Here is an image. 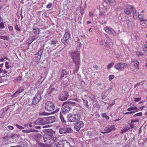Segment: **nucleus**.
<instances>
[{
    "label": "nucleus",
    "mask_w": 147,
    "mask_h": 147,
    "mask_svg": "<svg viewBox=\"0 0 147 147\" xmlns=\"http://www.w3.org/2000/svg\"><path fill=\"white\" fill-rule=\"evenodd\" d=\"M81 102V100H78L77 99H75L71 101H68L63 102L62 104L63 107L62 111V113L64 114L65 113L68 112L70 110L71 106H78V105Z\"/></svg>",
    "instance_id": "f257e3e1"
},
{
    "label": "nucleus",
    "mask_w": 147,
    "mask_h": 147,
    "mask_svg": "<svg viewBox=\"0 0 147 147\" xmlns=\"http://www.w3.org/2000/svg\"><path fill=\"white\" fill-rule=\"evenodd\" d=\"M71 55L74 62L76 65H78L80 62L79 52L77 51L71 53Z\"/></svg>",
    "instance_id": "f03ea898"
},
{
    "label": "nucleus",
    "mask_w": 147,
    "mask_h": 147,
    "mask_svg": "<svg viewBox=\"0 0 147 147\" xmlns=\"http://www.w3.org/2000/svg\"><path fill=\"white\" fill-rule=\"evenodd\" d=\"M67 118L69 121L75 122L79 121L80 119L81 116L79 114L70 113L67 116Z\"/></svg>",
    "instance_id": "7ed1b4c3"
},
{
    "label": "nucleus",
    "mask_w": 147,
    "mask_h": 147,
    "mask_svg": "<svg viewBox=\"0 0 147 147\" xmlns=\"http://www.w3.org/2000/svg\"><path fill=\"white\" fill-rule=\"evenodd\" d=\"M129 67V65L127 63L120 62L115 64L114 66V68L118 71H122Z\"/></svg>",
    "instance_id": "20e7f679"
},
{
    "label": "nucleus",
    "mask_w": 147,
    "mask_h": 147,
    "mask_svg": "<svg viewBox=\"0 0 147 147\" xmlns=\"http://www.w3.org/2000/svg\"><path fill=\"white\" fill-rule=\"evenodd\" d=\"M55 109L54 104L52 102L48 101L46 102L45 105V109L49 111H53Z\"/></svg>",
    "instance_id": "39448f33"
},
{
    "label": "nucleus",
    "mask_w": 147,
    "mask_h": 147,
    "mask_svg": "<svg viewBox=\"0 0 147 147\" xmlns=\"http://www.w3.org/2000/svg\"><path fill=\"white\" fill-rule=\"evenodd\" d=\"M68 97V92L65 91H63L61 92L59 95V98L60 100L64 101L66 100Z\"/></svg>",
    "instance_id": "423d86ee"
},
{
    "label": "nucleus",
    "mask_w": 147,
    "mask_h": 147,
    "mask_svg": "<svg viewBox=\"0 0 147 147\" xmlns=\"http://www.w3.org/2000/svg\"><path fill=\"white\" fill-rule=\"evenodd\" d=\"M47 130L48 132V133L44 135L43 137V139L44 142L46 144L50 143L51 142L50 141V132H51L52 131V129H47Z\"/></svg>",
    "instance_id": "0eeeda50"
},
{
    "label": "nucleus",
    "mask_w": 147,
    "mask_h": 147,
    "mask_svg": "<svg viewBox=\"0 0 147 147\" xmlns=\"http://www.w3.org/2000/svg\"><path fill=\"white\" fill-rule=\"evenodd\" d=\"M71 129L69 125H66L64 127L61 128L59 130V132L61 134H63L71 132Z\"/></svg>",
    "instance_id": "6e6552de"
},
{
    "label": "nucleus",
    "mask_w": 147,
    "mask_h": 147,
    "mask_svg": "<svg viewBox=\"0 0 147 147\" xmlns=\"http://www.w3.org/2000/svg\"><path fill=\"white\" fill-rule=\"evenodd\" d=\"M45 119V117L39 118L36 120L34 122V123L35 125H43L46 124Z\"/></svg>",
    "instance_id": "1a4fd4ad"
},
{
    "label": "nucleus",
    "mask_w": 147,
    "mask_h": 147,
    "mask_svg": "<svg viewBox=\"0 0 147 147\" xmlns=\"http://www.w3.org/2000/svg\"><path fill=\"white\" fill-rule=\"evenodd\" d=\"M104 30L107 34L111 33L114 36H116L117 35L116 33L113 29L108 26L105 27Z\"/></svg>",
    "instance_id": "9d476101"
},
{
    "label": "nucleus",
    "mask_w": 147,
    "mask_h": 147,
    "mask_svg": "<svg viewBox=\"0 0 147 147\" xmlns=\"http://www.w3.org/2000/svg\"><path fill=\"white\" fill-rule=\"evenodd\" d=\"M43 52V50L41 49L40 50L36 53L35 54V58L34 61L35 62H38L39 61L41 57Z\"/></svg>",
    "instance_id": "9b49d317"
},
{
    "label": "nucleus",
    "mask_w": 147,
    "mask_h": 147,
    "mask_svg": "<svg viewBox=\"0 0 147 147\" xmlns=\"http://www.w3.org/2000/svg\"><path fill=\"white\" fill-rule=\"evenodd\" d=\"M125 7L126 8L124 10V12L127 15H130L131 14V12L129 10V9H130L132 11H133V9H134L133 6L131 5H127Z\"/></svg>",
    "instance_id": "f8f14e48"
},
{
    "label": "nucleus",
    "mask_w": 147,
    "mask_h": 147,
    "mask_svg": "<svg viewBox=\"0 0 147 147\" xmlns=\"http://www.w3.org/2000/svg\"><path fill=\"white\" fill-rule=\"evenodd\" d=\"M45 124H49L54 122L55 119L54 117L51 116L45 117Z\"/></svg>",
    "instance_id": "ddd939ff"
},
{
    "label": "nucleus",
    "mask_w": 147,
    "mask_h": 147,
    "mask_svg": "<svg viewBox=\"0 0 147 147\" xmlns=\"http://www.w3.org/2000/svg\"><path fill=\"white\" fill-rule=\"evenodd\" d=\"M43 92V90L40 89L38 90V91L37 93L36 94L35 98L37 99V101H36V102H39V101L41 100V95L42 94Z\"/></svg>",
    "instance_id": "4468645a"
},
{
    "label": "nucleus",
    "mask_w": 147,
    "mask_h": 147,
    "mask_svg": "<svg viewBox=\"0 0 147 147\" xmlns=\"http://www.w3.org/2000/svg\"><path fill=\"white\" fill-rule=\"evenodd\" d=\"M70 34L69 32H65L63 37L61 39V42L65 44L67 40H68L70 37Z\"/></svg>",
    "instance_id": "2eb2a0df"
},
{
    "label": "nucleus",
    "mask_w": 147,
    "mask_h": 147,
    "mask_svg": "<svg viewBox=\"0 0 147 147\" xmlns=\"http://www.w3.org/2000/svg\"><path fill=\"white\" fill-rule=\"evenodd\" d=\"M83 127V122L80 121L76 123L74 126V128L77 131L80 130Z\"/></svg>",
    "instance_id": "dca6fc26"
},
{
    "label": "nucleus",
    "mask_w": 147,
    "mask_h": 147,
    "mask_svg": "<svg viewBox=\"0 0 147 147\" xmlns=\"http://www.w3.org/2000/svg\"><path fill=\"white\" fill-rule=\"evenodd\" d=\"M108 11V9L107 8H104L102 10L100 11L99 16H107L108 14V13H107Z\"/></svg>",
    "instance_id": "f3484780"
},
{
    "label": "nucleus",
    "mask_w": 147,
    "mask_h": 147,
    "mask_svg": "<svg viewBox=\"0 0 147 147\" xmlns=\"http://www.w3.org/2000/svg\"><path fill=\"white\" fill-rule=\"evenodd\" d=\"M139 119L138 118H136L134 120H131L130 123H128V124L130 126V128L132 129L134 128L136 124V122H139Z\"/></svg>",
    "instance_id": "a211bd4d"
},
{
    "label": "nucleus",
    "mask_w": 147,
    "mask_h": 147,
    "mask_svg": "<svg viewBox=\"0 0 147 147\" xmlns=\"http://www.w3.org/2000/svg\"><path fill=\"white\" fill-rule=\"evenodd\" d=\"M50 141L51 142L50 143L52 144L56 140L57 138L55 135H54L51 133H50Z\"/></svg>",
    "instance_id": "6ab92c4d"
},
{
    "label": "nucleus",
    "mask_w": 147,
    "mask_h": 147,
    "mask_svg": "<svg viewBox=\"0 0 147 147\" xmlns=\"http://www.w3.org/2000/svg\"><path fill=\"white\" fill-rule=\"evenodd\" d=\"M32 137L33 139L38 142L41 138L42 136L40 134H38L33 135Z\"/></svg>",
    "instance_id": "aec40b11"
},
{
    "label": "nucleus",
    "mask_w": 147,
    "mask_h": 147,
    "mask_svg": "<svg viewBox=\"0 0 147 147\" xmlns=\"http://www.w3.org/2000/svg\"><path fill=\"white\" fill-rule=\"evenodd\" d=\"M131 63L135 67V68L136 69H139L138 66L139 63L137 60H134L132 61H131Z\"/></svg>",
    "instance_id": "412c9836"
},
{
    "label": "nucleus",
    "mask_w": 147,
    "mask_h": 147,
    "mask_svg": "<svg viewBox=\"0 0 147 147\" xmlns=\"http://www.w3.org/2000/svg\"><path fill=\"white\" fill-rule=\"evenodd\" d=\"M32 32L35 34H39L40 32V29L38 28H36L34 26H33Z\"/></svg>",
    "instance_id": "4be33fe9"
},
{
    "label": "nucleus",
    "mask_w": 147,
    "mask_h": 147,
    "mask_svg": "<svg viewBox=\"0 0 147 147\" xmlns=\"http://www.w3.org/2000/svg\"><path fill=\"white\" fill-rule=\"evenodd\" d=\"M132 13L133 14V18L135 19H136L139 15L138 12L136 11L134 7L133 11H132Z\"/></svg>",
    "instance_id": "5701e85b"
},
{
    "label": "nucleus",
    "mask_w": 147,
    "mask_h": 147,
    "mask_svg": "<svg viewBox=\"0 0 147 147\" xmlns=\"http://www.w3.org/2000/svg\"><path fill=\"white\" fill-rule=\"evenodd\" d=\"M20 136V134L19 133H16L14 134H11L10 135L9 137L12 138V139H16L18 138Z\"/></svg>",
    "instance_id": "b1692460"
},
{
    "label": "nucleus",
    "mask_w": 147,
    "mask_h": 147,
    "mask_svg": "<svg viewBox=\"0 0 147 147\" xmlns=\"http://www.w3.org/2000/svg\"><path fill=\"white\" fill-rule=\"evenodd\" d=\"M29 141L27 140H24L22 141L21 144L20 146L22 147H26L27 146Z\"/></svg>",
    "instance_id": "393cba45"
},
{
    "label": "nucleus",
    "mask_w": 147,
    "mask_h": 147,
    "mask_svg": "<svg viewBox=\"0 0 147 147\" xmlns=\"http://www.w3.org/2000/svg\"><path fill=\"white\" fill-rule=\"evenodd\" d=\"M104 2L106 3H109L111 6H113L116 4L114 0H104Z\"/></svg>",
    "instance_id": "a878e982"
},
{
    "label": "nucleus",
    "mask_w": 147,
    "mask_h": 147,
    "mask_svg": "<svg viewBox=\"0 0 147 147\" xmlns=\"http://www.w3.org/2000/svg\"><path fill=\"white\" fill-rule=\"evenodd\" d=\"M62 72V73L60 78V80H61L64 77L65 75H66L67 74V72L65 69H63Z\"/></svg>",
    "instance_id": "bb28decb"
},
{
    "label": "nucleus",
    "mask_w": 147,
    "mask_h": 147,
    "mask_svg": "<svg viewBox=\"0 0 147 147\" xmlns=\"http://www.w3.org/2000/svg\"><path fill=\"white\" fill-rule=\"evenodd\" d=\"M63 141H61L59 142L54 145V147H63Z\"/></svg>",
    "instance_id": "cd10ccee"
},
{
    "label": "nucleus",
    "mask_w": 147,
    "mask_h": 147,
    "mask_svg": "<svg viewBox=\"0 0 147 147\" xmlns=\"http://www.w3.org/2000/svg\"><path fill=\"white\" fill-rule=\"evenodd\" d=\"M127 110L128 111H131L132 110H135V111H134V112H137L138 111L139 109H138V108L136 107H131L128 108L127 109Z\"/></svg>",
    "instance_id": "c85d7f7f"
},
{
    "label": "nucleus",
    "mask_w": 147,
    "mask_h": 147,
    "mask_svg": "<svg viewBox=\"0 0 147 147\" xmlns=\"http://www.w3.org/2000/svg\"><path fill=\"white\" fill-rule=\"evenodd\" d=\"M130 127L129 125H127L125 126V127L123 128L121 130V132L123 133L124 132H126L129 130L130 129Z\"/></svg>",
    "instance_id": "c756f323"
},
{
    "label": "nucleus",
    "mask_w": 147,
    "mask_h": 147,
    "mask_svg": "<svg viewBox=\"0 0 147 147\" xmlns=\"http://www.w3.org/2000/svg\"><path fill=\"white\" fill-rule=\"evenodd\" d=\"M104 130L105 131H101V132L103 134L109 133L111 132V130L109 129V127H105L104 129Z\"/></svg>",
    "instance_id": "7c9ffc66"
},
{
    "label": "nucleus",
    "mask_w": 147,
    "mask_h": 147,
    "mask_svg": "<svg viewBox=\"0 0 147 147\" xmlns=\"http://www.w3.org/2000/svg\"><path fill=\"white\" fill-rule=\"evenodd\" d=\"M49 115V113L46 112L45 111H40L39 113V116H47Z\"/></svg>",
    "instance_id": "2f4dec72"
},
{
    "label": "nucleus",
    "mask_w": 147,
    "mask_h": 147,
    "mask_svg": "<svg viewBox=\"0 0 147 147\" xmlns=\"http://www.w3.org/2000/svg\"><path fill=\"white\" fill-rule=\"evenodd\" d=\"M22 91L23 90L22 89L21 90H18L14 93V94L12 95V96H14V97H16L18 95V94L21 93L22 92Z\"/></svg>",
    "instance_id": "473e14b6"
},
{
    "label": "nucleus",
    "mask_w": 147,
    "mask_h": 147,
    "mask_svg": "<svg viewBox=\"0 0 147 147\" xmlns=\"http://www.w3.org/2000/svg\"><path fill=\"white\" fill-rule=\"evenodd\" d=\"M132 22L128 20L127 21V24L129 27H131L132 26Z\"/></svg>",
    "instance_id": "72a5a7b5"
},
{
    "label": "nucleus",
    "mask_w": 147,
    "mask_h": 147,
    "mask_svg": "<svg viewBox=\"0 0 147 147\" xmlns=\"http://www.w3.org/2000/svg\"><path fill=\"white\" fill-rule=\"evenodd\" d=\"M144 16V15L143 14H140L139 15L138 17L139 19V20H140L141 22L144 21L143 20Z\"/></svg>",
    "instance_id": "f704fd0d"
},
{
    "label": "nucleus",
    "mask_w": 147,
    "mask_h": 147,
    "mask_svg": "<svg viewBox=\"0 0 147 147\" xmlns=\"http://www.w3.org/2000/svg\"><path fill=\"white\" fill-rule=\"evenodd\" d=\"M22 132H24L25 133H30L31 132H32L34 131H35L34 130L32 129H30V130H23L22 131Z\"/></svg>",
    "instance_id": "c9c22d12"
},
{
    "label": "nucleus",
    "mask_w": 147,
    "mask_h": 147,
    "mask_svg": "<svg viewBox=\"0 0 147 147\" xmlns=\"http://www.w3.org/2000/svg\"><path fill=\"white\" fill-rule=\"evenodd\" d=\"M60 118L62 122H65V121L64 119V117L61 115V112L60 113Z\"/></svg>",
    "instance_id": "e433bc0d"
},
{
    "label": "nucleus",
    "mask_w": 147,
    "mask_h": 147,
    "mask_svg": "<svg viewBox=\"0 0 147 147\" xmlns=\"http://www.w3.org/2000/svg\"><path fill=\"white\" fill-rule=\"evenodd\" d=\"M109 127V129L110 130H111V131L113 130H115L116 129L115 125H112L109 127Z\"/></svg>",
    "instance_id": "4c0bfd02"
},
{
    "label": "nucleus",
    "mask_w": 147,
    "mask_h": 147,
    "mask_svg": "<svg viewBox=\"0 0 147 147\" xmlns=\"http://www.w3.org/2000/svg\"><path fill=\"white\" fill-rule=\"evenodd\" d=\"M102 116L103 117L105 118L107 120L109 119V117L107 115H106V113H102Z\"/></svg>",
    "instance_id": "58836bf2"
},
{
    "label": "nucleus",
    "mask_w": 147,
    "mask_h": 147,
    "mask_svg": "<svg viewBox=\"0 0 147 147\" xmlns=\"http://www.w3.org/2000/svg\"><path fill=\"white\" fill-rule=\"evenodd\" d=\"M142 115V113L141 112L135 114L133 116V117H135L136 116H141Z\"/></svg>",
    "instance_id": "ea45409f"
},
{
    "label": "nucleus",
    "mask_w": 147,
    "mask_h": 147,
    "mask_svg": "<svg viewBox=\"0 0 147 147\" xmlns=\"http://www.w3.org/2000/svg\"><path fill=\"white\" fill-rule=\"evenodd\" d=\"M40 145L43 147H52L50 145L47 144L46 145H45L43 143H40Z\"/></svg>",
    "instance_id": "a19ab883"
},
{
    "label": "nucleus",
    "mask_w": 147,
    "mask_h": 147,
    "mask_svg": "<svg viewBox=\"0 0 147 147\" xmlns=\"http://www.w3.org/2000/svg\"><path fill=\"white\" fill-rule=\"evenodd\" d=\"M114 63L113 62H111L108 65L107 68L110 69L111 67L112 66L114 65Z\"/></svg>",
    "instance_id": "79ce46f5"
},
{
    "label": "nucleus",
    "mask_w": 147,
    "mask_h": 147,
    "mask_svg": "<svg viewBox=\"0 0 147 147\" xmlns=\"http://www.w3.org/2000/svg\"><path fill=\"white\" fill-rule=\"evenodd\" d=\"M102 85V84L101 83H98L96 84V88H97V89H101V86Z\"/></svg>",
    "instance_id": "37998d69"
},
{
    "label": "nucleus",
    "mask_w": 147,
    "mask_h": 147,
    "mask_svg": "<svg viewBox=\"0 0 147 147\" xmlns=\"http://www.w3.org/2000/svg\"><path fill=\"white\" fill-rule=\"evenodd\" d=\"M36 101H37V99L34 97L33 100L32 104L34 105H35L37 104L39 102H36Z\"/></svg>",
    "instance_id": "c03bdc74"
},
{
    "label": "nucleus",
    "mask_w": 147,
    "mask_h": 147,
    "mask_svg": "<svg viewBox=\"0 0 147 147\" xmlns=\"http://www.w3.org/2000/svg\"><path fill=\"white\" fill-rule=\"evenodd\" d=\"M5 66L6 69H9L10 67L9 66V63L6 62L5 63Z\"/></svg>",
    "instance_id": "a18cd8bd"
},
{
    "label": "nucleus",
    "mask_w": 147,
    "mask_h": 147,
    "mask_svg": "<svg viewBox=\"0 0 147 147\" xmlns=\"http://www.w3.org/2000/svg\"><path fill=\"white\" fill-rule=\"evenodd\" d=\"M115 77L113 75H110L109 76V80L110 81L113 79Z\"/></svg>",
    "instance_id": "49530a36"
},
{
    "label": "nucleus",
    "mask_w": 147,
    "mask_h": 147,
    "mask_svg": "<svg viewBox=\"0 0 147 147\" xmlns=\"http://www.w3.org/2000/svg\"><path fill=\"white\" fill-rule=\"evenodd\" d=\"M136 54L138 56H142L143 55V53H141L140 51H137L136 53Z\"/></svg>",
    "instance_id": "de8ad7c7"
},
{
    "label": "nucleus",
    "mask_w": 147,
    "mask_h": 147,
    "mask_svg": "<svg viewBox=\"0 0 147 147\" xmlns=\"http://www.w3.org/2000/svg\"><path fill=\"white\" fill-rule=\"evenodd\" d=\"M134 38L136 40H139V38L138 36L136 34L134 35L133 36Z\"/></svg>",
    "instance_id": "09e8293b"
},
{
    "label": "nucleus",
    "mask_w": 147,
    "mask_h": 147,
    "mask_svg": "<svg viewBox=\"0 0 147 147\" xmlns=\"http://www.w3.org/2000/svg\"><path fill=\"white\" fill-rule=\"evenodd\" d=\"M141 99L142 98L141 97L136 98L134 99V100L135 102H138L140 101V100H141Z\"/></svg>",
    "instance_id": "8fccbe9b"
},
{
    "label": "nucleus",
    "mask_w": 147,
    "mask_h": 147,
    "mask_svg": "<svg viewBox=\"0 0 147 147\" xmlns=\"http://www.w3.org/2000/svg\"><path fill=\"white\" fill-rule=\"evenodd\" d=\"M16 126L19 129H24V127H23L22 126H20L18 124H16Z\"/></svg>",
    "instance_id": "3c124183"
},
{
    "label": "nucleus",
    "mask_w": 147,
    "mask_h": 147,
    "mask_svg": "<svg viewBox=\"0 0 147 147\" xmlns=\"http://www.w3.org/2000/svg\"><path fill=\"white\" fill-rule=\"evenodd\" d=\"M4 28V26L3 22L0 23V28L2 29Z\"/></svg>",
    "instance_id": "603ef678"
},
{
    "label": "nucleus",
    "mask_w": 147,
    "mask_h": 147,
    "mask_svg": "<svg viewBox=\"0 0 147 147\" xmlns=\"http://www.w3.org/2000/svg\"><path fill=\"white\" fill-rule=\"evenodd\" d=\"M52 5V3H50L48 4L47 6V7L48 8H51Z\"/></svg>",
    "instance_id": "864d4df0"
},
{
    "label": "nucleus",
    "mask_w": 147,
    "mask_h": 147,
    "mask_svg": "<svg viewBox=\"0 0 147 147\" xmlns=\"http://www.w3.org/2000/svg\"><path fill=\"white\" fill-rule=\"evenodd\" d=\"M142 50L144 52L145 55L147 56V49L142 48Z\"/></svg>",
    "instance_id": "5fc2aeb1"
},
{
    "label": "nucleus",
    "mask_w": 147,
    "mask_h": 147,
    "mask_svg": "<svg viewBox=\"0 0 147 147\" xmlns=\"http://www.w3.org/2000/svg\"><path fill=\"white\" fill-rule=\"evenodd\" d=\"M7 128L9 130H11L13 129V127L11 125H9L7 126Z\"/></svg>",
    "instance_id": "6e6d98bb"
},
{
    "label": "nucleus",
    "mask_w": 147,
    "mask_h": 147,
    "mask_svg": "<svg viewBox=\"0 0 147 147\" xmlns=\"http://www.w3.org/2000/svg\"><path fill=\"white\" fill-rule=\"evenodd\" d=\"M57 41H56L52 40L51 41V45H55L57 43Z\"/></svg>",
    "instance_id": "4d7b16f0"
},
{
    "label": "nucleus",
    "mask_w": 147,
    "mask_h": 147,
    "mask_svg": "<svg viewBox=\"0 0 147 147\" xmlns=\"http://www.w3.org/2000/svg\"><path fill=\"white\" fill-rule=\"evenodd\" d=\"M135 113V112H134L133 111H130L128 112H127L124 113V114H131L132 113Z\"/></svg>",
    "instance_id": "13d9d810"
},
{
    "label": "nucleus",
    "mask_w": 147,
    "mask_h": 147,
    "mask_svg": "<svg viewBox=\"0 0 147 147\" xmlns=\"http://www.w3.org/2000/svg\"><path fill=\"white\" fill-rule=\"evenodd\" d=\"M15 29L18 31H19L20 30V29L19 28L17 24L15 26Z\"/></svg>",
    "instance_id": "bf43d9fd"
},
{
    "label": "nucleus",
    "mask_w": 147,
    "mask_h": 147,
    "mask_svg": "<svg viewBox=\"0 0 147 147\" xmlns=\"http://www.w3.org/2000/svg\"><path fill=\"white\" fill-rule=\"evenodd\" d=\"M8 138H9V137H8V136H6L3 137L2 138L3 140H8Z\"/></svg>",
    "instance_id": "052dcab7"
},
{
    "label": "nucleus",
    "mask_w": 147,
    "mask_h": 147,
    "mask_svg": "<svg viewBox=\"0 0 147 147\" xmlns=\"http://www.w3.org/2000/svg\"><path fill=\"white\" fill-rule=\"evenodd\" d=\"M79 41H80V40H79L78 42H79ZM78 47H81L82 45V44L81 42H78Z\"/></svg>",
    "instance_id": "680f3d73"
},
{
    "label": "nucleus",
    "mask_w": 147,
    "mask_h": 147,
    "mask_svg": "<svg viewBox=\"0 0 147 147\" xmlns=\"http://www.w3.org/2000/svg\"><path fill=\"white\" fill-rule=\"evenodd\" d=\"M41 127H42L38 126H36L34 127V128L37 129H40V128H41Z\"/></svg>",
    "instance_id": "e2e57ef3"
},
{
    "label": "nucleus",
    "mask_w": 147,
    "mask_h": 147,
    "mask_svg": "<svg viewBox=\"0 0 147 147\" xmlns=\"http://www.w3.org/2000/svg\"><path fill=\"white\" fill-rule=\"evenodd\" d=\"M36 37L34 36H32L31 38V39L32 41H34V40L36 39Z\"/></svg>",
    "instance_id": "0e129e2a"
},
{
    "label": "nucleus",
    "mask_w": 147,
    "mask_h": 147,
    "mask_svg": "<svg viewBox=\"0 0 147 147\" xmlns=\"http://www.w3.org/2000/svg\"><path fill=\"white\" fill-rule=\"evenodd\" d=\"M112 89V88L110 87L108 89L107 91L108 92H111Z\"/></svg>",
    "instance_id": "69168bd1"
},
{
    "label": "nucleus",
    "mask_w": 147,
    "mask_h": 147,
    "mask_svg": "<svg viewBox=\"0 0 147 147\" xmlns=\"http://www.w3.org/2000/svg\"><path fill=\"white\" fill-rule=\"evenodd\" d=\"M89 15L90 17H91L93 15V13L91 12H89Z\"/></svg>",
    "instance_id": "338daca9"
},
{
    "label": "nucleus",
    "mask_w": 147,
    "mask_h": 147,
    "mask_svg": "<svg viewBox=\"0 0 147 147\" xmlns=\"http://www.w3.org/2000/svg\"><path fill=\"white\" fill-rule=\"evenodd\" d=\"M121 7H119L117 8L116 10L117 11H119L121 10Z\"/></svg>",
    "instance_id": "774afa93"
}]
</instances>
